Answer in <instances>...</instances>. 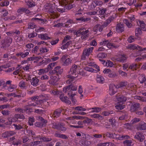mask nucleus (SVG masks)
Returning a JSON list of instances; mask_svg holds the SVG:
<instances>
[{
	"mask_svg": "<svg viewBox=\"0 0 146 146\" xmlns=\"http://www.w3.org/2000/svg\"><path fill=\"white\" fill-rule=\"evenodd\" d=\"M80 67L75 64L73 65L69 72V75L68 76L69 79L66 81L68 84H70L73 82L74 78L78 76H76L77 74L82 76H85L84 72L82 69Z\"/></svg>",
	"mask_w": 146,
	"mask_h": 146,
	"instance_id": "obj_1",
	"label": "nucleus"
},
{
	"mask_svg": "<svg viewBox=\"0 0 146 146\" xmlns=\"http://www.w3.org/2000/svg\"><path fill=\"white\" fill-rule=\"evenodd\" d=\"M46 11L49 13L54 12L57 10L59 12L63 13L65 11V9L63 8H58L54 3L49 4L45 7Z\"/></svg>",
	"mask_w": 146,
	"mask_h": 146,
	"instance_id": "obj_2",
	"label": "nucleus"
},
{
	"mask_svg": "<svg viewBox=\"0 0 146 146\" xmlns=\"http://www.w3.org/2000/svg\"><path fill=\"white\" fill-rule=\"evenodd\" d=\"M117 103L115 104V107L118 110H121L125 108V105H123L126 100V98L123 96H120L116 98Z\"/></svg>",
	"mask_w": 146,
	"mask_h": 146,
	"instance_id": "obj_3",
	"label": "nucleus"
},
{
	"mask_svg": "<svg viewBox=\"0 0 146 146\" xmlns=\"http://www.w3.org/2000/svg\"><path fill=\"white\" fill-rule=\"evenodd\" d=\"M89 32L88 30H86L83 28L80 29L77 31L74 32V33L77 36L81 35V38L82 39H85L88 36L87 33Z\"/></svg>",
	"mask_w": 146,
	"mask_h": 146,
	"instance_id": "obj_4",
	"label": "nucleus"
},
{
	"mask_svg": "<svg viewBox=\"0 0 146 146\" xmlns=\"http://www.w3.org/2000/svg\"><path fill=\"white\" fill-rule=\"evenodd\" d=\"M51 94L54 95H60V100L62 101L65 102V103L68 104H70V102L68 100V98L66 97H65L62 94L61 91H56L54 90H52L50 92Z\"/></svg>",
	"mask_w": 146,
	"mask_h": 146,
	"instance_id": "obj_5",
	"label": "nucleus"
},
{
	"mask_svg": "<svg viewBox=\"0 0 146 146\" xmlns=\"http://www.w3.org/2000/svg\"><path fill=\"white\" fill-rule=\"evenodd\" d=\"M24 118V116L22 114H16L15 115V117L13 118H9L8 119V121L6 123L7 125H10L12 124V122H15L17 119H23Z\"/></svg>",
	"mask_w": 146,
	"mask_h": 146,
	"instance_id": "obj_6",
	"label": "nucleus"
},
{
	"mask_svg": "<svg viewBox=\"0 0 146 146\" xmlns=\"http://www.w3.org/2000/svg\"><path fill=\"white\" fill-rule=\"evenodd\" d=\"M127 48L131 50L137 49L139 51L143 52H145V51H146V48H142L139 46L132 44L129 45L127 46Z\"/></svg>",
	"mask_w": 146,
	"mask_h": 146,
	"instance_id": "obj_7",
	"label": "nucleus"
},
{
	"mask_svg": "<svg viewBox=\"0 0 146 146\" xmlns=\"http://www.w3.org/2000/svg\"><path fill=\"white\" fill-rule=\"evenodd\" d=\"M94 49L93 47H90L88 49L84 50L81 59L82 60H84L88 57L92 52Z\"/></svg>",
	"mask_w": 146,
	"mask_h": 146,
	"instance_id": "obj_8",
	"label": "nucleus"
},
{
	"mask_svg": "<svg viewBox=\"0 0 146 146\" xmlns=\"http://www.w3.org/2000/svg\"><path fill=\"white\" fill-rule=\"evenodd\" d=\"M73 23V21L71 20H69L67 21H66L65 23H59L56 25H54V27H59L62 26L63 27H70L71 25V24Z\"/></svg>",
	"mask_w": 146,
	"mask_h": 146,
	"instance_id": "obj_9",
	"label": "nucleus"
},
{
	"mask_svg": "<svg viewBox=\"0 0 146 146\" xmlns=\"http://www.w3.org/2000/svg\"><path fill=\"white\" fill-rule=\"evenodd\" d=\"M38 120L40 121L39 122H36L35 124V125L37 127H42L45 126L46 121L42 117H39L37 118Z\"/></svg>",
	"mask_w": 146,
	"mask_h": 146,
	"instance_id": "obj_10",
	"label": "nucleus"
},
{
	"mask_svg": "<svg viewBox=\"0 0 146 146\" xmlns=\"http://www.w3.org/2000/svg\"><path fill=\"white\" fill-rule=\"evenodd\" d=\"M117 87H116L114 85L111 84L110 86V90L109 93L110 95H112L114 94L117 91Z\"/></svg>",
	"mask_w": 146,
	"mask_h": 146,
	"instance_id": "obj_11",
	"label": "nucleus"
},
{
	"mask_svg": "<svg viewBox=\"0 0 146 146\" xmlns=\"http://www.w3.org/2000/svg\"><path fill=\"white\" fill-rule=\"evenodd\" d=\"M61 60L63 62V64L64 66H67L71 62V60L70 58H67L65 56L62 57Z\"/></svg>",
	"mask_w": 146,
	"mask_h": 146,
	"instance_id": "obj_12",
	"label": "nucleus"
},
{
	"mask_svg": "<svg viewBox=\"0 0 146 146\" xmlns=\"http://www.w3.org/2000/svg\"><path fill=\"white\" fill-rule=\"evenodd\" d=\"M135 138L138 140L142 142L145 138L142 133L138 132L136 133L135 136Z\"/></svg>",
	"mask_w": 146,
	"mask_h": 146,
	"instance_id": "obj_13",
	"label": "nucleus"
},
{
	"mask_svg": "<svg viewBox=\"0 0 146 146\" xmlns=\"http://www.w3.org/2000/svg\"><path fill=\"white\" fill-rule=\"evenodd\" d=\"M52 127L54 128L59 129L62 131H65L66 129V128L64 127V125L63 123H60L58 125L55 124L53 125Z\"/></svg>",
	"mask_w": 146,
	"mask_h": 146,
	"instance_id": "obj_14",
	"label": "nucleus"
},
{
	"mask_svg": "<svg viewBox=\"0 0 146 146\" xmlns=\"http://www.w3.org/2000/svg\"><path fill=\"white\" fill-rule=\"evenodd\" d=\"M88 64L89 66H92L93 68H95L98 71H100V68L97 65L94 64L93 62V60L92 59H89L88 60Z\"/></svg>",
	"mask_w": 146,
	"mask_h": 146,
	"instance_id": "obj_15",
	"label": "nucleus"
},
{
	"mask_svg": "<svg viewBox=\"0 0 146 146\" xmlns=\"http://www.w3.org/2000/svg\"><path fill=\"white\" fill-rule=\"evenodd\" d=\"M139 104L138 103H134L132 104L131 108V111H136L139 108Z\"/></svg>",
	"mask_w": 146,
	"mask_h": 146,
	"instance_id": "obj_16",
	"label": "nucleus"
},
{
	"mask_svg": "<svg viewBox=\"0 0 146 146\" xmlns=\"http://www.w3.org/2000/svg\"><path fill=\"white\" fill-rule=\"evenodd\" d=\"M75 119H83V118L82 117L79 116H74L72 117H68L66 118V119L70 121L69 122L71 123H72L73 124V120Z\"/></svg>",
	"mask_w": 146,
	"mask_h": 146,
	"instance_id": "obj_17",
	"label": "nucleus"
},
{
	"mask_svg": "<svg viewBox=\"0 0 146 146\" xmlns=\"http://www.w3.org/2000/svg\"><path fill=\"white\" fill-rule=\"evenodd\" d=\"M124 27L122 24H118L116 28V31L118 32H122L124 31Z\"/></svg>",
	"mask_w": 146,
	"mask_h": 146,
	"instance_id": "obj_18",
	"label": "nucleus"
},
{
	"mask_svg": "<svg viewBox=\"0 0 146 146\" xmlns=\"http://www.w3.org/2000/svg\"><path fill=\"white\" fill-rule=\"evenodd\" d=\"M138 128L140 130H145L146 129V123L143 121H141L139 124Z\"/></svg>",
	"mask_w": 146,
	"mask_h": 146,
	"instance_id": "obj_19",
	"label": "nucleus"
},
{
	"mask_svg": "<svg viewBox=\"0 0 146 146\" xmlns=\"http://www.w3.org/2000/svg\"><path fill=\"white\" fill-rule=\"evenodd\" d=\"M127 57L124 55H119L118 57H116L115 60L117 61L121 62L126 60Z\"/></svg>",
	"mask_w": 146,
	"mask_h": 146,
	"instance_id": "obj_20",
	"label": "nucleus"
},
{
	"mask_svg": "<svg viewBox=\"0 0 146 146\" xmlns=\"http://www.w3.org/2000/svg\"><path fill=\"white\" fill-rule=\"evenodd\" d=\"M38 38L41 39L47 40L49 39V37L46 34H40L38 35Z\"/></svg>",
	"mask_w": 146,
	"mask_h": 146,
	"instance_id": "obj_21",
	"label": "nucleus"
},
{
	"mask_svg": "<svg viewBox=\"0 0 146 146\" xmlns=\"http://www.w3.org/2000/svg\"><path fill=\"white\" fill-rule=\"evenodd\" d=\"M12 42V40L11 39H9L7 42H5L4 43L2 44V46H0L1 47L4 48L5 47L9 46L10 44Z\"/></svg>",
	"mask_w": 146,
	"mask_h": 146,
	"instance_id": "obj_22",
	"label": "nucleus"
},
{
	"mask_svg": "<svg viewBox=\"0 0 146 146\" xmlns=\"http://www.w3.org/2000/svg\"><path fill=\"white\" fill-rule=\"evenodd\" d=\"M96 80L97 82L100 83H103L104 82V77L100 75L98 76Z\"/></svg>",
	"mask_w": 146,
	"mask_h": 146,
	"instance_id": "obj_23",
	"label": "nucleus"
},
{
	"mask_svg": "<svg viewBox=\"0 0 146 146\" xmlns=\"http://www.w3.org/2000/svg\"><path fill=\"white\" fill-rule=\"evenodd\" d=\"M31 84L34 86H37L38 80L36 77H33L31 81Z\"/></svg>",
	"mask_w": 146,
	"mask_h": 146,
	"instance_id": "obj_24",
	"label": "nucleus"
},
{
	"mask_svg": "<svg viewBox=\"0 0 146 146\" xmlns=\"http://www.w3.org/2000/svg\"><path fill=\"white\" fill-rule=\"evenodd\" d=\"M41 59L40 57H31L28 58V61L34 60V62H36L40 60Z\"/></svg>",
	"mask_w": 146,
	"mask_h": 146,
	"instance_id": "obj_25",
	"label": "nucleus"
},
{
	"mask_svg": "<svg viewBox=\"0 0 146 146\" xmlns=\"http://www.w3.org/2000/svg\"><path fill=\"white\" fill-rule=\"evenodd\" d=\"M142 32L139 28H137L136 29L135 31V35L136 36L139 37L142 34Z\"/></svg>",
	"mask_w": 146,
	"mask_h": 146,
	"instance_id": "obj_26",
	"label": "nucleus"
},
{
	"mask_svg": "<svg viewBox=\"0 0 146 146\" xmlns=\"http://www.w3.org/2000/svg\"><path fill=\"white\" fill-rule=\"evenodd\" d=\"M56 64V62H53L50 64L46 68V69L48 70V72L52 70L54 67L55 66Z\"/></svg>",
	"mask_w": 146,
	"mask_h": 146,
	"instance_id": "obj_27",
	"label": "nucleus"
},
{
	"mask_svg": "<svg viewBox=\"0 0 146 146\" xmlns=\"http://www.w3.org/2000/svg\"><path fill=\"white\" fill-rule=\"evenodd\" d=\"M91 66H89L88 67H86L84 68V69L89 72H96V70H94V68H93L92 66H91L92 67H90Z\"/></svg>",
	"mask_w": 146,
	"mask_h": 146,
	"instance_id": "obj_28",
	"label": "nucleus"
},
{
	"mask_svg": "<svg viewBox=\"0 0 146 146\" xmlns=\"http://www.w3.org/2000/svg\"><path fill=\"white\" fill-rule=\"evenodd\" d=\"M20 68H21L20 67V66H18L16 68V70L15 71L13 72V74L15 75H17V74H19V75L20 76V74H21L22 72V69H20Z\"/></svg>",
	"mask_w": 146,
	"mask_h": 146,
	"instance_id": "obj_29",
	"label": "nucleus"
},
{
	"mask_svg": "<svg viewBox=\"0 0 146 146\" xmlns=\"http://www.w3.org/2000/svg\"><path fill=\"white\" fill-rule=\"evenodd\" d=\"M29 52H26L25 53H24L23 52H20L17 54L16 55L18 56H21L22 58H24L29 55Z\"/></svg>",
	"mask_w": 146,
	"mask_h": 146,
	"instance_id": "obj_30",
	"label": "nucleus"
},
{
	"mask_svg": "<svg viewBox=\"0 0 146 146\" xmlns=\"http://www.w3.org/2000/svg\"><path fill=\"white\" fill-rule=\"evenodd\" d=\"M137 22L138 25L142 28H144L145 27V25L143 21L138 20V21H137Z\"/></svg>",
	"mask_w": 146,
	"mask_h": 146,
	"instance_id": "obj_31",
	"label": "nucleus"
},
{
	"mask_svg": "<svg viewBox=\"0 0 146 146\" xmlns=\"http://www.w3.org/2000/svg\"><path fill=\"white\" fill-rule=\"evenodd\" d=\"M107 47L109 48H116L117 47V46H116L114 44L111 43L108 41V43L107 44Z\"/></svg>",
	"mask_w": 146,
	"mask_h": 146,
	"instance_id": "obj_32",
	"label": "nucleus"
},
{
	"mask_svg": "<svg viewBox=\"0 0 146 146\" xmlns=\"http://www.w3.org/2000/svg\"><path fill=\"white\" fill-rule=\"evenodd\" d=\"M107 56V55L104 53H101L98 54L97 55V57L99 58H104Z\"/></svg>",
	"mask_w": 146,
	"mask_h": 146,
	"instance_id": "obj_33",
	"label": "nucleus"
},
{
	"mask_svg": "<svg viewBox=\"0 0 146 146\" xmlns=\"http://www.w3.org/2000/svg\"><path fill=\"white\" fill-rule=\"evenodd\" d=\"M68 0H60L59 4L62 5L64 7L68 3Z\"/></svg>",
	"mask_w": 146,
	"mask_h": 146,
	"instance_id": "obj_34",
	"label": "nucleus"
},
{
	"mask_svg": "<svg viewBox=\"0 0 146 146\" xmlns=\"http://www.w3.org/2000/svg\"><path fill=\"white\" fill-rule=\"evenodd\" d=\"M38 74L39 75H42L48 72V70L46 68L45 69H40L38 70Z\"/></svg>",
	"mask_w": 146,
	"mask_h": 146,
	"instance_id": "obj_35",
	"label": "nucleus"
},
{
	"mask_svg": "<svg viewBox=\"0 0 146 146\" xmlns=\"http://www.w3.org/2000/svg\"><path fill=\"white\" fill-rule=\"evenodd\" d=\"M139 66L135 64H133L129 65V68L131 69H136L137 68H138Z\"/></svg>",
	"mask_w": 146,
	"mask_h": 146,
	"instance_id": "obj_36",
	"label": "nucleus"
},
{
	"mask_svg": "<svg viewBox=\"0 0 146 146\" xmlns=\"http://www.w3.org/2000/svg\"><path fill=\"white\" fill-rule=\"evenodd\" d=\"M62 69H60V66H57L54 69V72H57L58 73H59L60 74L62 72Z\"/></svg>",
	"mask_w": 146,
	"mask_h": 146,
	"instance_id": "obj_37",
	"label": "nucleus"
},
{
	"mask_svg": "<svg viewBox=\"0 0 146 146\" xmlns=\"http://www.w3.org/2000/svg\"><path fill=\"white\" fill-rule=\"evenodd\" d=\"M71 86H69V85L67 87H64L63 89V92L64 93H66L67 92H68V94L70 95V89Z\"/></svg>",
	"mask_w": 146,
	"mask_h": 146,
	"instance_id": "obj_38",
	"label": "nucleus"
},
{
	"mask_svg": "<svg viewBox=\"0 0 146 146\" xmlns=\"http://www.w3.org/2000/svg\"><path fill=\"white\" fill-rule=\"evenodd\" d=\"M90 117L92 118H96L98 119H100L102 118V117L100 115L97 113L92 114L90 115Z\"/></svg>",
	"mask_w": 146,
	"mask_h": 146,
	"instance_id": "obj_39",
	"label": "nucleus"
},
{
	"mask_svg": "<svg viewBox=\"0 0 146 146\" xmlns=\"http://www.w3.org/2000/svg\"><path fill=\"white\" fill-rule=\"evenodd\" d=\"M91 109L92 110L91 111V112L98 113L101 110V108H92Z\"/></svg>",
	"mask_w": 146,
	"mask_h": 146,
	"instance_id": "obj_40",
	"label": "nucleus"
},
{
	"mask_svg": "<svg viewBox=\"0 0 146 146\" xmlns=\"http://www.w3.org/2000/svg\"><path fill=\"white\" fill-rule=\"evenodd\" d=\"M101 25L100 24H98L96 25L94 28L93 31L95 33H96L99 29L101 28Z\"/></svg>",
	"mask_w": 146,
	"mask_h": 146,
	"instance_id": "obj_41",
	"label": "nucleus"
},
{
	"mask_svg": "<svg viewBox=\"0 0 146 146\" xmlns=\"http://www.w3.org/2000/svg\"><path fill=\"white\" fill-rule=\"evenodd\" d=\"M17 88V86L16 85H11L8 88V90L10 92H12L14 89Z\"/></svg>",
	"mask_w": 146,
	"mask_h": 146,
	"instance_id": "obj_42",
	"label": "nucleus"
},
{
	"mask_svg": "<svg viewBox=\"0 0 146 146\" xmlns=\"http://www.w3.org/2000/svg\"><path fill=\"white\" fill-rule=\"evenodd\" d=\"M105 66L107 67H111L113 66V63L110 61L107 60L105 63Z\"/></svg>",
	"mask_w": 146,
	"mask_h": 146,
	"instance_id": "obj_43",
	"label": "nucleus"
},
{
	"mask_svg": "<svg viewBox=\"0 0 146 146\" xmlns=\"http://www.w3.org/2000/svg\"><path fill=\"white\" fill-rule=\"evenodd\" d=\"M44 30V29L43 27H36L35 29V31L37 32H40Z\"/></svg>",
	"mask_w": 146,
	"mask_h": 146,
	"instance_id": "obj_44",
	"label": "nucleus"
},
{
	"mask_svg": "<svg viewBox=\"0 0 146 146\" xmlns=\"http://www.w3.org/2000/svg\"><path fill=\"white\" fill-rule=\"evenodd\" d=\"M71 43V41L67 42L66 44L63 45L61 47V48L62 50L65 49H66L68 47L69 45Z\"/></svg>",
	"mask_w": 146,
	"mask_h": 146,
	"instance_id": "obj_45",
	"label": "nucleus"
},
{
	"mask_svg": "<svg viewBox=\"0 0 146 146\" xmlns=\"http://www.w3.org/2000/svg\"><path fill=\"white\" fill-rule=\"evenodd\" d=\"M27 5L30 7H32L35 5V3L33 1H29L27 2Z\"/></svg>",
	"mask_w": 146,
	"mask_h": 146,
	"instance_id": "obj_46",
	"label": "nucleus"
},
{
	"mask_svg": "<svg viewBox=\"0 0 146 146\" xmlns=\"http://www.w3.org/2000/svg\"><path fill=\"white\" fill-rule=\"evenodd\" d=\"M134 98L135 99H138L139 100H141V101H143V102H145L146 101V98H142L140 96H135L134 97Z\"/></svg>",
	"mask_w": 146,
	"mask_h": 146,
	"instance_id": "obj_47",
	"label": "nucleus"
},
{
	"mask_svg": "<svg viewBox=\"0 0 146 146\" xmlns=\"http://www.w3.org/2000/svg\"><path fill=\"white\" fill-rule=\"evenodd\" d=\"M127 85V82H121L119 86H117L118 88L123 87Z\"/></svg>",
	"mask_w": 146,
	"mask_h": 146,
	"instance_id": "obj_48",
	"label": "nucleus"
},
{
	"mask_svg": "<svg viewBox=\"0 0 146 146\" xmlns=\"http://www.w3.org/2000/svg\"><path fill=\"white\" fill-rule=\"evenodd\" d=\"M123 22L129 28H131L132 26V25L131 23H129L127 19H124L123 20Z\"/></svg>",
	"mask_w": 146,
	"mask_h": 146,
	"instance_id": "obj_49",
	"label": "nucleus"
},
{
	"mask_svg": "<svg viewBox=\"0 0 146 146\" xmlns=\"http://www.w3.org/2000/svg\"><path fill=\"white\" fill-rule=\"evenodd\" d=\"M9 1H3L2 2L1 4L0 5L2 6H7L9 5Z\"/></svg>",
	"mask_w": 146,
	"mask_h": 146,
	"instance_id": "obj_50",
	"label": "nucleus"
},
{
	"mask_svg": "<svg viewBox=\"0 0 146 146\" xmlns=\"http://www.w3.org/2000/svg\"><path fill=\"white\" fill-rule=\"evenodd\" d=\"M108 40H102L100 42V45L105 46L106 45H107V44L108 43Z\"/></svg>",
	"mask_w": 146,
	"mask_h": 146,
	"instance_id": "obj_51",
	"label": "nucleus"
},
{
	"mask_svg": "<svg viewBox=\"0 0 146 146\" xmlns=\"http://www.w3.org/2000/svg\"><path fill=\"white\" fill-rule=\"evenodd\" d=\"M61 112L60 110H59V111H56L54 112L53 116L54 117H57L60 115Z\"/></svg>",
	"mask_w": 146,
	"mask_h": 146,
	"instance_id": "obj_52",
	"label": "nucleus"
},
{
	"mask_svg": "<svg viewBox=\"0 0 146 146\" xmlns=\"http://www.w3.org/2000/svg\"><path fill=\"white\" fill-rule=\"evenodd\" d=\"M145 80V77L144 75H141L139 77V80L141 83H143Z\"/></svg>",
	"mask_w": 146,
	"mask_h": 146,
	"instance_id": "obj_53",
	"label": "nucleus"
},
{
	"mask_svg": "<svg viewBox=\"0 0 146 146\" xmlns=\"http://www.w3.org/2000/svg\"><path fill=\"white\" fill-rule=\"evenodd\" d=\"M25 79H26V80L28 81L30 80L31 78V76L29 74H26L24 75ZM24 79H25L24 78Z\"/></svg>",
	"mask_w": 146,
	"mask_h": 146,
	"instance_id": "obj_54",
	"label": "nucleus"
},
{
	"mask_svg": "<svg viewBox=\"0 0 146 146\" xmlns=\"http://www.w3.org/2000/svg\"><path fill=\"white\" fill-rule=\"evenodd\" d=\"M140 119L137 118H135L133 119L131 121V123L132 124H134L139 121Z\"/></svg>",
	"mask_w": 146,
	"mask_h": 146,
	"instance_id": "obj_55",
	"label": "nucleus"
},
{
	"mask_svg": "<svg viewBox=\"0 0 146 146\" xmlns=\"http://www.w3.org/2000/svg\"><path fill=\"white\" fill-rule=\"evenodd\" d=\"M50 78L52 80V81L53 82H56L57 81L59 80L58 78L55 76H52L50 77Z\"/></svg>",
	"mask_w": 146,
	"mask_h": 146,
	"instance_id": "obj_56",
	"label": "nucleus"
},
{
	"mask_svg": "<svg viewBox=\"0 0 146 146\" xmlns=\"http://www.w3.org/2000/svg\"><path fill=\"white\" fill-rule=\"evenodd\" d=\"M132 143L131 140H127L124 142V143L125 145L131 146Z\"/></svg>",
	"mask_w": 146,
	"mask_h": 146,
	"instance_id": "obj_57",
	"label": "nucleus"
},
{
	"mask_svg": "<svg viewBox=\"0 0 146 146\" xmlns=\"http://www.w3.org/2000/svg\"><path fill=\"white\" fill-rule=\"evenodd\" d=\"M34 122V120L33 117H30L29 118V123L30 125H33Z\"/></svg>",
	"mask_w": 146,
	"mask_h": 146,
	"instance_id": "obj_58",
	"label": "nucleus"
},
{
	"mask_svg": "<svg viewBox=\"0 0 146 146\" xmlns=\"http://www.w3.org/2000/svg\"><path fill=\"white\" fill-rule=\"evenodd\" d=\"M75 110L79 111H84L86 110L85 108L82 107H77L75 108Z\"/></svg>",
	"mask_w": 146,
	"mask_h": 146,
	"instance_id": "obj_59",
	"label": "nucleus"
},
{
	"mask_svg": "<svg viewBox=\"0 0 146 146\" xmlns=\"http://www.w3.org/2000/svg\"><path fill=\"white\" fill-rule=\"evenodd\" d=\"M8 14V11L4 9L2 11L1 14L2 16L5 17L7 16Z\"/></svg>",
	"mask_w": 146,
	"mask_h": 146,
	"instance_id": "obj_60",
	"label": "nucleus"
},
{
	"mask_svg": "<svg viewBox=\"0 0 146 146\" xmlns=\"http://www.w3.org/2000/svg\"><path fill=\"white\" fill-rule=\"evenodd\" d=\"M69 86H71L70 89V92L72 91H76L77 88V87L76 86H74L72 85H70Z\"/></svg>",
	"mask_w": 146,
	"mask_h": 146,
	"instance_id": "obj_61",
	"label": "nucleus"
},
{
	"mask_svg": "<svg viewBox=\"0 0 146 146\" xmlns=\"http://www.w3.org/2000/svg\"><path fill=\"white\" fill-rule=\"evenodd\" d=\"M36 27V25L34 24L31 23L29 24L28 28L29 29H33L34 28L35 29Z\"/></svg>",
	"mask_w": 146,
	"mask_h": 146,
	"instance_id": "obj_62",
	"label": "nucleus"
},
{
	"mask_svg": "<svg viewBox=\"0 0 146 146\" xmlns=\"http://www.w3.org/2000/svg\"><path fill=\"white\" fill-rule=\"evenodd\" d=\"M108 25L106 23H104L102 25H101V28L99 29V31L100 32L102 31L103 28L106 27Z\"/></svg>",
	"mask_w": 146,
	"mask_h": 146,
	"instance_id": "obj_63",
	"label": "nucleus"
},
{
	"mask_svg": "<svg viewBox=\"0 0 146 146\" xmlns=\"http://www.w3.org/2000/svg\"><path fill=\"white\" fill-rule=\"evenodd\" d=\"M48 51V50L45 47H42L40 49V51L42 53L46 52Z\"/></svg>",
	"mask_w": 146,
	"mask_h": 146,
	"instance_id": "obj_64",
	"label": "nucleus"
}]
</instances>
